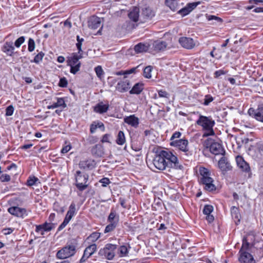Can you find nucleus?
I'll use <instances>...</instances> for the list:
<instances>
[{"instance_id": "nucleus-1", "label": "nucleus", "mask_w": 263, "mask_h": 263, "mask_svg": "<svg viewBox=\"0 0 263 263\" xmlns=\"http://www.w3.org/2000/svg\"><path fill=\"white\" fill-rule=\"evenodd\" d=\"M154 166L163 171L166 167L182 170L183 166L179 162L177 157L172 152L161 150L156 153L153 160Z\"/></svg>"}, {"instance_id": "nucleus-2", "label": "nucleus", "mask_w": 263, "mask_h": 263, "mask_svg": "<svg viewBox=\"0 0 263 263\" xmlns=\"http://www.w3.org/2000/svg\"><path fill=\"white\" fill-rule=\"evenodd\" d=\"M196 123L202 127L203 137H207L215 135L213 127L215 125V122L211 116L200 115Z\"/></svg>"}, {"instance_id": "nucleus-3", "label": "nucleus", "mask_w": 263, "mask_h": 263, "mask_svg": "<svg viewBox=\"0 0 263 263\" xmlns=\"http://www.w3.org/2000/svg\"><path fill=\"white\" fill-rule=\"evenodd\" d=\"M199 172L198 181L199 184L204 185V189L209 192L215 191L216 186L213 183V179L211 177V173L209 170L204 167H200Z\"/></svg>"}, {"instance_id": "nucleus-4", "label": "nucleus", "mask_w": 263, "mask_h": 263, "mask_svg": "<svg viewBox=\"0 0 263 263\" xmlns=\"http://www.w3.org/2000/svg\"><path fill=\"white\" fill-rule=\"evenodd\" d=\"M170 145L181 151L182 157H184V159L189 158L192 155V152L189 149L188 140L186 139L171 141Z\"/></svg>"}, {"instance_id": "nucleus-5", "label": "nucleus", "mask_w": 263, "mask_h": 263, "mask_svg": "<svg viewBox=\"0 0 263 263\" xmlns=\"http://www.w3.org/2000/svg\"><path fill=\"white\" fill-rule=\"evenodd\" d=\"M83 57L82 53H73L70 57H68L67 65L70 67V72L72 74H76L80 70L81 62L79 60Z\"/></svg>"}, {"instance_id": "nucleus-6", "label": "nucleus", "mask_w": 263, "mask_h": 263, "mask_svg": "<svg viewBox=\"0 0 263 263\" xmlns=\"http://www.w3.org/2000/svg\"><path fill=\"white\" fill-rule=\"evenodd\" d=\"M89 176L87 174L82 175L80 171H77L76 174V185L80 191L85 190L88 184H86L88 180Z\"/></svg>"}, {"instance_id": "nucleus-7", "label": "nucleus", "mask_w": 263, "mask_h": 263, "mask_svg": "<svg viewBox=\"0 0 263 263\" xmlns=\"http://www.w3.org/2000/svg\"><path fill=\"white\" fill-rule=\"evenodd\" d=\"M117 246L111 243H107L103 249L99 251V254L104 257L108 260H112L115 256V251Z\"/></svg>"}, {"instance_id": "nucleus-8", "label": "nucleus", "mask_w": 263, "mask_h": 263, "mask_svg": "<svg viewBox=\"0 0 263 263\" xmlns=\"http://www.w3.org/2000/svg\"><path fill=\"white\" fill-rule=\"evenodd\" d=\"M76 253V248L74 246H68L59 250L57 253L58 258L60 259L67 258Z\"/></svg>"}, {"instance_id": "nucleus-9", "label": "nucleus", "mask_w": 263, "mask_h": 263, "mask_svg": "<svg viewBox=\"0 0 263 263\" xmlns=\"http://www.w3.org/2000/svg\"><path fill=\"white\" fill-rule=\"evenodd\" d=\"M236 161L238 168L243 172L247 173L249 177H251V168L249 163L245 161L243 158L241 156H237L236 157Z\"/></svg>"}, {"instance_id": "nucleus-10", "label": "nucleus", "mask_w": 263, "mask_h": 263, "mask_svg": "<svg viewBox=\"0 0 263 263\" xmlns=\"http://www.w3.org/2000/svg\"><path fill=\"white\" fill-rule=\"evenodd\" d=\"M238 254V260L240 263H256L252 254L246 251L239 250Z\"/></svg>"}, {"instance_id": "nucleus-11", "label": "nucleus", "mask_w": 263, "mask_h": 263, "mask_svg": "<svg viewBox=\"0 0 263 263\" xmlns=\"http://www.w3.org/2000/svg\"><path fill=\"white\" fill-rule=\"evenodd\" d=\"M201 4L200 2L190 3L186 4V6L179 10L177 13L181 15L182 17H184L188 15L192 10L196 8V7Z\"/></svg>"}, {"instance_id": "nucleus-12", "label": "nucleus", "mask_w": 263, "mask_h": 263, "mask_svg": "<svg viewBox=\"0 0 263 263\" xmlns=\"http://www.w3.org/2000/svg\"><path fill=\"white\" fill-rule=\"evenodd\" d=\"M179 43L182 47L187 49H192L195 46V42L191 37H181L179 39Z\"/></svg>"}, {"instance_id": "nucleus-13", "label": "nucleus", "mask_w": 263, "mask_h": 263, "mask_svg": "<svg viewBox=\"0 0 263 263\" xmlns=\"http://www.w3.org/2000/svg\"><path fill=\"white\" fill-rule=\"evenodd\" d=\"M248 114L257 121L263 122V107H259L257 109L250 108Z\"/></svg>"}, {"instance_id": "nucleus-14", "label": "nucleus", "mask_w": 263, "mask_h": 263, "mask_svg": "<svg viewBox=\"0 0 263 263\" xmlns=\"http://www.w3.org/2000/svg\"><path fill=\"white\" fill-rule=\"evenodd\" d=\"M152 46V51L158 53L164 51L167 47V44L165 41L157 40L153 42Z\"/></svg>"}, {"instance_id": "nucleus-15", "label": "nucleus", "mask_w": 263, "mask_h": 263, "mask_svg": "<svg viewBox=\"0 0 263 263\" xmlns=\"http://www.w3.org/2000/svg\"><path fill=\"white\" fill-rule=\"evenodd\" d=\"M210 151L215 155H222L225 153V151L222 145L218 142H213L210 146Z\"/></svg>"}, {"instance_id": "nucleus-16", "label": "nucleus", "mask_w": 263, "mask_h": 263, "mask_svg": "<svg viewBox=\"0 0 263 263\" xmlns=\"http://www.w3.org/2000/svg\"><path fill=\"white\" fill-rule=\"evenodd\" d=\"M155 15V12L149 7L142 8L141 17L144 20H151Z\"/></svg>"}, {"instance_id": "nucleus-17", "label": "nucleus", "mask_w": 263, "mask_h": 263, "mask_svg": "<svg viewBox=\"0 0 263 263\" xmlns=\"http://www.w3.org/2000/svg\"><path fill=\"white\" fill-rule=\"evenodd\" d=\"M8 211L11 214L19 217H23L25 215H27L26 210L18 206L10 207Z\"/></svg>"}, {"instance_id": "nucleus-18", "label": "nucleus", "mask_w": 263, "mask_h": 263, "mask_svg": "<svg viewBox=\"0 0 263 263\" xmlns=\"http://www.w3.org/2000/svg\"><path fill=\"white\" fill-rule=\"evenodd\" d=\"M101 24V18L99 17L92 16L88 21V26L90 29L95 30L99 28Z\"/></svg>"}, {"instance_id": "nucleus-19", "label": "nucleus", "mask_w": 263, "mask_h": 263, "mask_svg": "<svg viewBox=\"0 0 263 263\" xmlns=\"http://www.w3.org/2000/svg\"><path fill=\"white\" fill-rule=\"evenodd\" d=\"M130 86V83L128 80L122 81L118 83L116 89L120 92H124L128 91Z\"/></svg>"}, {"instance_id": "nucleus-20", "label": "nucleus", "mask_w": 263, "mask_h": 263, "mask_svg": "<svg viewBox=\"0 0 263 263\" xmlns=\"http://www.w3.org/2000/svg\"><path fill=\"white\" fill-rule=\"evenodd\" d=\"M124 121L132 127L136 128L139 124V119L135 115H130L124 118Z\"/></svg>"}, {"instance_id": "nucleus-21", "label": "nucleus", "mask_w": 263, "mask_h": 263, "mask_svg": "<svg viewBox=\"0 0 263 263\" xmlns=\"http://www.w3.org/2000/svg\"><path fill=\"white\" fill-rule=\"evenodd\" d=\"M96 166V162L92 159H87L81 161L79 163V166L81 168L86 170H92Z\"/></svg>"}, {"instance_id": "nucleus-22", "label": "nucleus", "mask_w": 263, "mask_h": 263, "mask_svg": "<svg viewBox=\"0 0 263 263\" xmlns=\"http://www.w3.org/2000/svg\"><path fill=\"white\" fill-rule=\"evenodd\" d=\"M92 155L96 157H101L104 155V148L100 144H96L91 149Z\"/></svg>"}, {"instance_id": "nucleus-23", "label": "nucleus", "mask_w": 263, "mask_h": 263, "mask_svg": "<svg viewBox=\"0 0 263 263\" xmlns=\"http://www.w3.org/2000/svg\"><path fill=\"white\" fill-rule=\"evenodd\" d=\"M2 50L7 55L12 56L14 50L13 43L11 42H6L2 47Z\"/></svg>"}, {"instance_id": "nucleus-24", "label": "nucleus", "mask_w": 263, "mask_h": 263, "mask_svg": "<svg viewBox=\"0 0 263 263\" xmlns=\"http://www.w3.org/2000/svg\"><path fill=\"white\" fill-rule=\"evenodd\" d=\"M109 105L107 104H104L102 102L98 103L94 107V111L96 112L101 114L106 112L108 110Z\"/></svg>"}, {"instance_id": "nucleus-25", "label": "nucleus", "mask_w": 263, "mask_h": 263, "mask_svg": "<svg viewBox=\"0 0 263 263\" xmlns=\"http://www.w3.org/2000/svg\"><path fill=\"white\" fill-rule=\"evenodd\" d=\"M218 166L222 171H227L231 169V166L225 157H222L218 161Z\"/></svg>"}, {"instance_id": "nucleus-26", "label": "nucleus", "mask_w": 263, "mask_h": 263, "mask_svg": "<svg viewBox=\"0 0 263 263\" xmlns=\"http://www.w3.org/2000/svg\"><path fill=\"white\" fill-rule=\"evenodd\" d=\"M128 17L134 22H137L139 17V9L137 7H133L129 12Z\"/></svg>"}, {"instance_id": "nucleus-27", "label": "nucleus", "mask_w": 263, "mask_h": 263, "mask_svg": "<svg viewBox=\"0 0 263 263\" xmlns=\"http://www.w3.org/2000/svg\"><path fill=\"white\" fill-rule=\"evenodd\" d=\"M150 45L148 43H139L134 47V50L137 53L145 52L148 50Z\"/></svg>"}, {"instance_id": "nucleus-28", "label": "nucleus", "mask_w": 263, "mask_h": 263, "mask_svg": "<svg viewBox=\"0 0 263 263\" xmlns=\"http://www.w3.org/2000/svg\"><path fill=\"white\" fill-rule=\"evenodd\" d=\"M144 89V85L142 83H137L132 88L129 90V93L131 95H139Z\"/></svg>"}, {"instance_id": "nucleus-29", "label": "nucleus", "mask_w": 263, "mask_h": 263, "mask_svg": "<svg viewBox=\"0 0 263 263\" xmlns=\"http://www.w3.org/2000/svg\"><path fill=\"white\" fill-rule=\"evenodd\" d=\"M231 215L234 219L235 222L238 224L240 222V214L239 213V209L235 206H233L231 209Z\"/></svg>"}, {"instance_id": "nucleus-30", "label": "nucleus", "mask_w": 263, "mask_h": 263, "mask_svg": "<svg viewBox=\"0 0 263 263\" xmlns=\"http://www.w3.org/2000/svg\"><path fill=\"white\" fill-rule=\"evenodd\" d=\"M130 248L129 245L120 246L118 249L119 256L121 257L127 256Z\"/></svg>"}, {"instance_id": "nucleus-31", "label": "nucleus", "mask_w": 263, "mask_h": 263, "mask_svg": "<svg viewBox=\"0 0 263 263\" xmlns=\"http://www.w3.org/2000/svg\"><path fill=\"white\" fill-rule=\"evenodd\" d=\"M253 149L257 154V156L263 157V142H257L252 147Z\"/></svg>"}, {"instance_id": "nucleus-32", "label": "nucleus", "mask_w": 263, "mask_h": 263, "mask_svg": "<svg viewBox=\"0 0 263 263\" xmlns=\"http://www.w3.org/2000/svg\"><path fill=\"white\" fill-rule=\"evenodd\" d=\"M35 231L41 235H43L45 232L49 231V224L46 222L43 224L36 226Z\"/></svg>"}, {"instance_id": "nucleus-33", "label": "nucleus", "mask_w": 263, "mask_h": 263, "mask_svg": "<svg viewBox=\"0 0 263 263\" xmlns=\"http://www.w3.org/2000/svg\"><path fill=\"white\" fill-rule=\"evenodd\" d=\"M67 106L65 100L62 98H59L57 99V102L53 103L52 105H50V108H55L57 107H60L62 109H64L66 108Z\"/></svg>"}, {"instance_id": "nucleus-34", "label": "nucleus", "mask_w": 263, "mask_h": 263, "mask_svg": "<svg viewBox=\"0 0 263 263\" xmlns=\"http://www.w3.org/2000/svg\"><path fill=\"white\" fill-rule=\"evenodd\" d=\"M109 222V224L106 226L105 229L104 230L105 233L110 232L116 229L119 222V219L118 218H116V222Z\"/></svg>"}, {"instance_id": "nucleus-35", "label": "nucleus", "mask_w": 263, "mask_h": 263, "mask_svg": "<svg viewBox=\"0 0 263 263\" xmlns=\"http://www.w3.org/2000/svg\"><path fill=\"white\" fill-rule=\"evenodd\" d=\"M96 250L97 245L95 243H93L86 247L84 253L89 257L96 251Z\"/></svg>"}, {"instance_id": "nucleus-36", "label": "nucleus", "mask_w": 263, "mask_h": 263, "mask_svg": "<svg viewBox=\"0 0 263 263\" xmlns=\"http://www.w3.org/2000/svg\"><path fill=\"white\" fill-rule=\"evenodd\" d=\"M165 4L166 6L170 8V9L175 11L177 10L178 6L177 0H165Z\"/></svg>"}, {"instance_id": "nucleus-37", "label": "nucleus", "mask_w": 263, "mask_h": 263, "mask_svg": "<svg viewBox=\"0 0 263 263\" xmlns=\"http://www.w3.org/2000/svg\"><path fill=\"white\" fill-rule=\"evenodd\" d=\"M125 137L124 132L120 130L118 132L116 140V143L119 145H122L125 143Z\"/></svg>"}, {"instance_id": "nucleus-38", "label": "nucleus", "mask_w": 263, "mask_h": 263, "mask_svg": "<svg viewBox=\"0 0 263 263\" xmlns=\"http://www.w3.org/2000/svg\"><path fill=\"white\" fill-rule=\"evenodd\" d=\"M95 71L97 76L100 80L104 79L105 72L103 71L101 66L98 65L95 68Z\"/></svg>"}, {"instance_id": "nucleus-39", "label": "nucleus", "mask_w": 263, "mask_h": 263, "mask_svg": "<svg viewBox=\"0 0 263 263\" xmlns=\"http://www.w3.org/2000/svg\"><path fill=\"white\" fill-rule=\"evenodd\" d=\"M116 218H119V216L117 215L116 211L114 209H111L107 218V221L116 222Z\"/></svg>"}, {"instance_id": "nucleus-40", "label": "nucleus", "mask_w": 263, "mask_h": 263, "mask_svg": "<svg viewBox=\"0 0 263 263\" xmlns=\"http://www.w3.org/2000/svg\"><path fill=\"white\" fill-rule=\"evenodd\" d=\"M250 246L255 247V243L253 242H248L244 238L242 239V244L241 248L240 250L246 251Z\"/></svg>"}, {"instance_id": "nucleus-41", "label": "nucleus", "mask_w": 263, "mask_h": 263, "mask_svg": "<svg viewBox=\"0 0 263 263\" xmlns=\"http://www.w3.org/2000/svg\"><path fill=\"white\" fill-rule=\"evenodd\" d=\"M152 70V67L148 66L144 68L143 69V76L147 79H149L152 77L151 72Z\"/></svg>"}, {"instance_id": "nucleus-42", "label": "nucleus", "mask_w": 263, "mask_h": 263, "mask_svg": "<svg viewBox=\"0 0 263 263\" xmlns=\"http://www.w3.org/2000/svg\"><path fill=\"white\" fill-rule=\"evenodd\" d=\"M100 236L101 234L100 233L96 232L91 234L87 239L91 242H94L100 237Z\"/></svg>"}, {"instance_id": "nucleus-43", "label": "nucleus", "mask_w": 263, "mask_h": 263, "mask_svg": "<svg viewBox=\"0 0 263 263\" xmlns=\"http://www.w3.org/2000/svg\"><path fill=\"white\" fill-rule=\"evenodd\" d=\"M214 100V97H213L211 95H206L204 96V98L203 99V105L204 106H208L211 102H212Z\"/></svg>"}, {"instance_id": "nucleus-44", "label": "nucleus", "mask_w": 263, "mask_h": 263, "mask_svg": "<svg viewBox=\"0 0 263 263\" xmlns=\"http://www.w3.org/2000/svg\"><path fill=\"white\" fill-rule=\"evenodd\" d=\"M213 209L212 205L206 204L203 208V213L204 215H209L213 211Z\"/></svg>"}, {"instance_id": "nucleus-45", "label": "nucleus", "mask_w": 263, "mask_h": 263, "mask_svg": "<svg viewBox=\"0 0 263 263\" xmlns=\"http://www.w3.org/2000/svg\"><path fill=\"white\" fill-rule=\"evenodd\" d=\"M77 43L76 44V46L77 47V49L78 50L79 53L83 52V51L82 50V42L84 41V39L83 38H80V37L78 35L77 36Z\"/></svg>"}, {"instance_id": "nucleus-46", "label": "nucleus", "mask_w": 263, "mask_h": 263, "mask_svg": "<svg viewBox=\"0 0 263 263\" xmlns=\"http://www.w3.org/2000/svg\"><path fill=\"white\" fill-rule=\"evenodd\" d=\"M28 49L29 52H32L35 48V42L33 39L29 38L28 40Z\"/></svg>"}, {"instance_id": "nucleus-47", "label": "nucleus", "mask_w": 263, "mask_h": 263, "mask_svg": "<svg viewBox=\"0 0 263 263\" xmlns=\"http://www.w3.org/2000/svg\"><path fill=\"white\" fill-rule=\"evenodd\" d=\"M206 19L208 21L215 20L218 23H221L222 22V19L220 17H217L215 15H206Z\"/></svg>"}, {"instance_id": "nucleus-48", "label": "nucleus", "mask_w": 263, "mask_h": 263, "mask_svg": "<svg viewBox=\"0 0 263 263\" xmlns=\"http://www.w3.org/2000/svg\"><path fill=\"white\" fill-rule=\"evenodd\" d=\"M25 37L24 36H22L18 37L14 42V45L18 48L21 45L25 42Z\"/></svg>"}, {"instance_id": "nucleus-49", "label": "nucleus", "mask_w": 263, "mask_h": 263, "mask_svg": "<svg viewBox=\"0 0 263 263\" xmlns=\"http://www.w3.org/2000/svg\"><path fill=\"white\" fill-rule=\"evenodd\" d=\"M67 212L72 214L73 215H75L77 214V210H76V208L75 203L72 202L70 204Z\"/></svg>"}, {"instance_id": "nucleus-50", "label": "nucleus", "mask_w": 263, "mask_h": 263, "mask_svg": "<svg viewBox=\"0 0 263 263\" xmlns=\"http://www.w3.org/2000/svg\"><path fill=\"white\" fill-rule=\"evenodd\" d=\"M44 55V54L42 52L39 53L35 56L33 62L35 63H39L40 61H42Z\"/></svg>"}, {"instance_id": "nucleus-51", "label": "nucleus", "mask_w": 263, "mask_h": 263, "mask_svg": "<svg viewBox=\"0 0 263 263\" xmlns=\"http://www.w3.org/2000/svg\"><path fill=\"white\" fill-rule=\"evenodd\" d=\"M158 96L159 98H168L170 95L166 91L161 89L158 91Z\"/></svg>"}, {"instance_id": "nucleus-52", "label": "nucleus", "mask_w": 263, "mask_h": 263, "mask_svg": "<svg viewBox=\"0 0 263 263\" xmlns=\"http://www.w3.org/2000/svg\"><path fill=\"white\" fill-rule=\"evenodd\" d=\"M68 84V82L66 78L63 77L60 79L59 82V86L61 87H66Z\"/></svg>"}, {"instance_id": "nucleus-53", "label": "nucleus", "mask_w": 263, "mask_h": 263, "mask_svg": "<svg viewBox=\"0 0 263 263\" xmlns=\"http://www.w3.org/2000/svg\"><path fill=\"white\" fill-rule=\"evenodd\" d=\"M243 238L246 239L248 242H253L255 244V235L253 233H250Z\"/></svg>"}, {"instance_id": "nucleus-54", "label": "nucleus", "mask_w": 263, "mask_h": 263, "mask_svg": "<svg viewBox=\"0 0 263 263\" xmlns=\"http://www.w3.org/2000/svg\"><path fill=\"white\" fill-rule=\"evenodd\" d=\"M38 181V179L35 177L33 176L29 177L27 180V185L29 186H32L35 184L36 182Z\"/></svg>"}, {"instance_id": "nucleus-55", "label": "nucleus", "mask_w": 263, "mask_h": 263, "mask_svg": "<svg viewBox=\"0 0 263 263\" xmlns=\"http://www.w3.org/2000/svg\"><path fill=\"white\" fill-rule=\"evenodd\" d=\"M14 112V107L12 105L8 106L6 109V116H12Z\"/></svg>"}, {"instance_id": "nucleus-56", "label": "nucleus", "mask_w": 263, "mask_h": 263, "mask_svg": "<svg viewBox=\"0 0 263 263\" xmlns=\"http://www.w3.org/2000/svg\"><path fill=\"white\" fill-rule=\"evenodd\" d=\"M11 177L10 175L7 174H2L0 176V179L2 182H8L10 180Z\"/></svg>"}, {"instance_id": "nucleus-57", "label": "nucleus", "mask_w": 263, "mask_h": 263, "mask_svg": "<svg viewBox=\"0 0 263 263\" xmlns=\"http://www.w3.org/2000/svg\"><path fill=\"white\" fill-rule=\"evenodd\" d=\"M71 148V145L69 143L63 147V148L61 150V152L62 154H66L68 152Z\"/></svg>"}, {"instance_id": "nucleus-58", "label": "nucleus", "mask_w": 263, "mask_h": 263, "mask_svg": "<svg viewBox=\"0 0 263 263\" xmlns=\"http://www.w3.org/2000/svg\"><path fill=\"white\" fill-rule=\"evenodd\" d=\"M226 73V72L223 70L220 69L215 71L214 73V77L215 78H218L220 76L224 75Z\"/></svg>"}, {"instance_id": "nucleus-59", "label": "nucleus", "mask_w": 263, "mask_h": 263, "mask_svg": "<svg viewBox=\"0 0 263 263\" xmlns=\"http://www.w3.org/2000/svg\"><path fill=\"white\" fill-rule=\"evenodd\" d=\"M99 182L102 183L103 186H106L110 183L109 179L106 177L102 178Z\"/></svg>"}, {"instance_id": "nucleus-60", "label": "nucleus", "mask_w": 263, "mask_h": 263, "mask_svg": "<svg viewBox=\"0 0 263 263\" xmlns=\"http://www.w3.org/2000/svg\"><path fill=\"white\" fill-rule=\"evenodd\" d=\"M181 133L180 132H175L172 136L170 140L171 141L176 140L175 139L180 138Z\"/></svg>"}, {"instance_id": "nucleus-61", "label": "nucleus", "mask_w": 263, "mask_h": 263, "mask_svg": "<svg viewBox=\"0 0 263 263\" xmlns=\"http://www.w3.org/2000/svg\"><path fill=\"white\" fill-rule=\"evenodd\" d=\"M110 137V135L109 134H106L104 135L101 139V142L102 143H105V142L109 143L110 142V141H109Z\"/></svg>"}, {"instance_id": "nucleus-62", "label": "nucleus", "mask_w": 263, "mask_h": 263, "mask_svg": "<svg viewBox=\"0 0 263 263\" xmlns=\"http://www.w3.org/2000/svg\"><path fill=\"white\" fill-rule=\"evenodd\" d=\"M14 229L12 228H5L3 230V232L4 235H9L13 232Z\"/></svg>"}, {"instance_id": "nucleus-63", "label": "nucleus", "mask_w": 263, "mask_h": 263, "mask_svg": "<svg viewBox=\"0 0 263 263\" xmlns=\"http://www.w3.org/2000/svg\"><path fill=\"white\" fill-rule=\"evenodd\" d=\"M68 223L69 222L64 219L62 223L58 227V231H60L63 230L68 224Z\"/></svg>"}, {"instance_id": "nucleus-64", "label": "nucleus", "mask_w": 263, "mask_h": 263, "mask_svg": "<svg viewBox=\"0 0 263 263\" xmlns=\"http://www.w3.org/2000/svg\"><path fill=\"white\" fill-rule=\"evenodd\" d=\"M74 216V215L67 212L64 220L69 222Z\"/></svg>"}]
</instances>
